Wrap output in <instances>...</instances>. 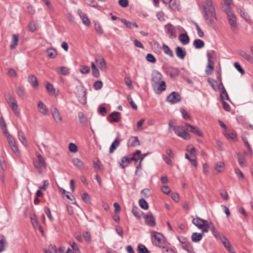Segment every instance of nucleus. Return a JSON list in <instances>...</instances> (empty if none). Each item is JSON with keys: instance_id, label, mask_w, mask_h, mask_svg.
<instances>
[{"instance_id": "61", "label": "nucleus", "mask_w": 253, "mask_h": 253, "mask_svg": "<svg viewBox=\"0 0 253 253\" xmlns=\"http://www.w3.org/2000/svg\"><path fill=\"white\" fill-rule=\"evenodd\" d=\"M84 1L87 4L93 7H96L98 5L95 0H84Z\"/></svg>"}, {"instance_id": "50", "label": "nucleus", "mask_w": 253, "mask_h": 253, "mask_svg": "<svg viewBox=\"0 0 253 253\" xmlns=\"http://www.w3.org/2000/svg\"><path fill=\"white\" fill-rule=\"evenodd\" d=\"M238 162H239V164L240 166L242 168L245 167V163L246 162V160H245V157L243 156H242L240 155H238Z\"/></svg>"}, {"instance_id": "48", "label": "nucleus", "mask_w": 253, "mask_h": 253, "mask_svg": "<svg viewBox=\"0 0 253 253\" xmlns=\"http://www.w3.org/2000/svg\"><path fill=\"white\" fill-rule=\"evenodd\" d=\"M225 165L224 163L223 162H219L216 164V165L215 166L214 169L216 170L217 172V173H220L222 172L223 169L224 168Z\"/></svg>"}, {"instance_id": "43", "label": "nucleus", "mask_w": 253, "mask_h": 253, "mask_svg": "<svg viewBox=\"0 0 253 253\" xmlns=\"http://www.w3.org/2000/svg\"><path fill=\"white\" fill-rule=\"evenodd\" d=\"M131 161L130 160V158L127 157H123L122 158L121 162L120 163V166L122 169H125L126 166L127 165H124L125 163L126 164H129Z\"/></svg>"}, {"instance_id": "37", "label": "nucleus", "mask_w": 253, "mask_h": 253, "mask_svg": "<svg viewBox=\"0 0 253 253\" xmlns=\"http://www.w3.org/2000/svg\"><path fill=\"white\" fill-rule=\"evenodd\" d=\"M91 67L92 69V75L95 78H98L100 76L99 70L96 67L94 62H91Z\"/></svg>"}, {"instance_id": "58", "label": "nucleus", "mask_w": 253, "mask_h": 253, "mask_svg": "<svg viewBox=\"0 0 253 253\" xmlns=\"http://www.w3.org/2000/svg\"><path fill=\"white\" fill-rule=\"evenodd\" d=\"M16 92L20 98H23L25 95V91L21 87L18 86L17 87Z\"/></svg>"}, {"instance_id": "27", "label": "nucleus", "mask_w": 253, "mask_h": 253, "mask_svg": "<svg viewBox=\"0 0 253 253\" xmlns=\"http://www.w3.org/2000/svg\"><path fill=\"white\" fill-rule=\"evenodd\" d=\"M120 141L119 140L118 138H116L114 141L111 144L110 148H109V152L110 153H113L114 151L117 149L118 147L120 145Z\"/></svg>"}, {"instance_id": "42", "label": "nucleus", "mask_w": 253, "mask_h": 253, "mask_svg": "<svg viewBox=\"0 0 253 253\" xmlns=\"http://www.w3.org/2000/svg\"><path fill=\"white\" fill-rule=\"evenodd\" d=\"M137 251L138 253H150V251L142 244H139L138 245Z\"/></svg>"}, {"instance_id": "12", "label": "nucleus", "mask_w": 253, "mask_h": 253, "mask_svg": "<svg viewBox=\"0 0 253 253\" xmlns=\"http://www.w3.org/2000/svg\"><path fill=\"white\" fill-rule=\"evenodd\" d=\"M155 92L157 94L161 93L166 89V85L165 81H162L157 84L156 86H152Z\"/></svg>"}, {"instance_id": "30", "label": "nucleus", "mask_w": 253, "mask_h": 253, "mask_svg": "<svg viewBox=\"0 0 253 253\" xmlns=\"http://www.w3.org/2000/svg\"><path fill=\"white\" fill-rule=\"evenodd\" d=\"M203 234L197 232L193 233L191 235V240L192 242L197 243L201 241L203 238Z\"/></svg>"}, {"instance_id": "64", "label": "nucleus", "mask_w": 253, "mask_h": 253, "mask_svg": "<svg viewBox=\"0 0 253 253\" xmlns=\"http://www.w3.org/2000/svg\"><path fill=\"white\" fill-rule=\"evenodd\" d=\"M234 67L237 69V70L241 74H243L245 73L244 70L241 67V65L239 63L235 62Z\"/></svg>"}, {"instance_id": "45", "label": "nucleus", "mask_w": 253, "mask_h": 253, "mask_svg": "<svg viewBox=\"0 0 253 253\" xmlns=\"http://www.w3.org/2000/svg\"><path fill=\"white\" fill-rule=\"evenodd\" d=\"M214 54V51L211 50L210 52H207V56L208 59V64L214 65V62L211 60Z\"/></svg>"}, {"instance_id": "55", "label": "nucleus", "mask_w": 253, "mask_h": 253, "mask_svg": "<svg viewBox=\"0 0 253 253\" xmlns=\"http://www.w3.org/2000/svg\"><path fill=\"white\" fill-rule=\"evenodd\" d=\"M146 60L152 63H154L156 62V59L155 56L151 53H148L146 55Z\"/></svg>"}, {"instance_id": "10", "label": "nucleus", "mask_w": 253, "mask_h": 253, "mask_svg": "<svg viewBox=\"0 0 253 253\" xmlns=\"http://www.w3.org/2000/svg\"><path fill=\"white\" fill-rule=\"evenodd\" d=\"M228 23L231 28L233 32H235L238 27L237 25V19L236 16L234 14L233 15H230L229 17H227Z\"/></svg>"}, {"instance_id": "28", "label": "nucleus", "mask_w": 253, "mask_h": 253, "mask_svg": "<svg viewBox=\"0 0 253 253\" xmlns=\"http://www.w3.org/2000/svg\"><path fill=\"white\" fill-rule=\"evenodd\" d=\"M240 14L241 16L245 19V20L249 23L252 22L250 16L249 14L246 12L243 8L240 9Z\"/></svg>"}, {"instance_id": "25", "label": "nucleus", "mask_w": 253, "mask_h": 253, "mask_svg": "<svg viewBox=\"0 0 253 253\" xmlns=\"http://www.w3.org/2000/svg\"><path fill=\"white\" fill-rule=\"evenodd\" d=\"M73 163L74 165L78 168L83 169H87V168L84 166V163L78 158H74L73 159Z\"/></svg>"}, {"instance_id": "52", "label": "nucleus", "mask_w": 253, "mask_h": 253, "mask_svg": "<svg viewBox=\"0 0 253 253\" xmlns=\"http://www.w3.org/2000/svg\"><path fill=\"white\" fill-rule=\"evenodd\" d=\"M78 117L80 120V123L83 125L86 123V119L85 118L84 114L83 112H80L78 113Z\"/></svg>"}, {"instance_id": "41", "label": "nucleus", "mask_w": 253, "mask_h": 253, "mask_svg": "<svg viewBox=\"0 0 253 253\" xmlns=\"http://www.w3.org/2000/svg\"><path fill=\"white\" fill-rule=\"evenodd\" d=\"M29 30L32 32L36 31L38 28V23L34 21H31L28 25Z\"/></svg>"}, {"instance_id": "7", "label": "nucleus", "mask_w": 253, "mask_h": 253, "mask_svg": "<svg viewBox=\"0 0 253 253\" xmlns=\"http://www.w3.org/2000/svg\"><path fill=\"white\" fill-rule=\"evenodd\" d=\"M162 75L159 72L155 71L153 72L151 79L152 86H156L157 84L162 81Z\"/></svg>"}, {"instance_id": "63", "label": "nucleus", "mask_w": 253, "mask_h": 253, "mask_svg": "<svg viewBox=\"0 0 253 253\" xmlns=\"http://www.w3.org/2000/svg\"><path fill=\"white\" fill-rule=\"evenodd\" d=\"M213 69H214V65L208 64L207 68L206 69V70H205V72H206L207 75H211L212 73Z\"/></svg>"}, {"instance_id": "31", "label": "nucleus", "mask_w": 253, "mask_h": 253, "mask_svg": "<svg viewBox=\"0 0 253 253\" xmlns=\"http://www.w3.org/2000/svg\"><path fill=\"white\" fill-rule=\"evenodd\" d=\"M162 49L164 51V52L169 56L171 57H173L174 56L173 51L170 49L168 45L166 44H163L162 45Z\"/></svg>"}, {"instance_id": "11", "label": "nucleus", "mask_w": 253, "mask_h": 253, "mask_svg": "<svg viewBox=\"0 0 253 253\" xmlns=\"http://www.w3.org/2000/svg\"><path fill=\"white\" fill-rule=\"evenodd\" d=\"M165 30L169 38H171L176 36L175 28L171 23H169L166 25L165 26Z\"/></svg>"}, {"instance_id": "59", "label": "nucleus", "mask_w": 253, "mask_h": 253, "mask_svg": "<svg viewBox=\"0 0 253 253\" xmlns=\"http://www.w3.org/2000/svg\"><path fill=\"white\" fill-rule=\"evenodd\" d=\"M82 198L83 200L86 203H88L90 200V197L87 193H84L83 194Z\"/></svg>"}, {"instance_id": "35", "label": "nucleus", "mask_w": 253, "mask_h": 253, "mask_svg": "<svg viewBox=\"0 0 253 253\" xmlns=\"http://www.w3.org/2000/svg\"><path fill=\"white\" fill-rule=\"evenodd\" d=\"M11 108L12 109L14 114L18 116L20 115V111L18 109V106L17 103V101L12 102V104L9 105Z\"/></svg>"}, {"instance_id": "17", "label": "nucleus", "mask_w": 253, "mask_h": 253, "mask_svg": "<svg viewBox=\"0 0 253 253\" xmlns=\"http://www.w3.org/2000/svg\"><path fill=\"white\" fill-rule=\"evenodd\" d=\"M95 62L99 65L101 70H105L106 69L107 67L105 61L101 56H97L95 57Z\"/></svg>"}, {"instance_id": "56", "label": "nucleus", "mask_w": 253, "mask_h": 253, "mask_svg": "<svg viewBox=\"0 0 253 253\" xmlns=\"http://www.w3.org/2000/svg\"><path fill=\"white\" fill-rule=\"evenodd\" d=\"M101 163L97 159L96 161H93V168L96 171H99L101 169Z\"/></svg>"}, {"instance_id": "20", "label": "nucleus", "mask_w": 253, "mask_h": 253, "mask_svg": "<svg viewBox=\"0 0 253 253\" xmlns=\"http://www.w3.org/2000/svg\"><path fill=\"white\" fill-rule=\"evenodd\" d=\"M28 81L31 85L36 88L39 85V82L37 78L34 75H30L28 77Z\"/></svg>"}, {"instance_id": "60", "label": "nucleus", "mask_w": 253, "mask_h": 253, "mask_svg": "<svg viewBox=\"0 0 253 253\" xmlns=\"http://www.w3.org/2000/svg\"><path fill=\"white\" fill-rule=\"evenodd\" d=\"M102 82L101 81H96L93 84L94 88L96 90H99L102 87Z\"/></svg>"}, {"instance_id": "14", "label": "nucleus", "mask_w": 253, "mask_h": 253, "mask_svg": "<svg viewBox=\"0 0 253 253\" xmlns=\"http://www.w3.org/2000/svg\"><path fill=\"white\" fill-rule=\"evenodd\" d=\"M140 145L139 140L137 136H131L128 140L127 145L128 147H136Z\"/></svg>"}, {"instance_id": "46", "label": "nucleus", "mask_w": 253, "mask_h": 253, "mask_svg": "<svg viewBox=\"0 0 253 253\" xmlns=\"http://www.w3.org/2000/svg\"><path fill=\"white\" fill-rule=\"evenodd\" d=\"M169 3L170 8L173 10L178 9L179 5L178 2L176 1V0H170L169 1Z\"/></svg>"}, {"instance_id": "44", "label": "nucleus", "mask_w": 253, "mask_h": 253, "mask_svg": "<svg viewBox=\"0 0 253 253\" xmlns=\"http://www.w3.org/2000/svg\"><path fill=\"white\" fill-rule=\"evenodd\" d=\"M139 205L141 208L143 210H147L149 208L148 204L144 199H141L139 200Z\"/></svg>"}, {"instance_id": "32", "label": "nucleus", "mask_w": 253, "mask_h": 253, "mask_svg": "<svg viewBox=\"0 0 253 253\" xmlns=\"http://www.w3.org/2000/svg\"><path fill=\"white\" fill-rule=\"evenodd\" d=\"M133 215L137 219H139L141 217V214L143 213L137 207H133L132 211Z\"/></svg>"}, {"instance_id": "15", "label": "nucleus", "mask_w": 253, "mask_h": 253, "mask_svg": "<svg viewBox=\"0 0 253 253\" xmlns=\"http://www.w3.org/2000/svg\"><path fill=\"white\" fill-rule=\"evenodd\" d=\"M175 51L177 57L179 59L183 60L185 58L186 55V51L185 49L180 46H177L175 48Z\"/></svg>"}, {"instance_id": "8", "label": "nucleus", "mask_w": 253, "mask_h": 253, "mask_svg": "<svg viewBox=\"0 0 253 253\" xmlns=\"http://www.w3.org/2000/svg\"><path fill=\"white\" fill-rule=\"evenodd\" d=\"M51 113L55 123H59L62 122V117L56 108L52 107L51 108Z\"/></svg>"}, {"instance_id": "34", "label": "nucleus", "mask_w": 253, "mask_h": 253, "mask_svg": "<svg viewBox=\"0 0 253 253\" xmlns=\"http://www.w3.org/2000/svg\"><path fill=\"white\" fill-rule=\"evenodd\" d=\"M192 222L198 229L202 228L203 227L201 224L202 218L198 216H196L195 218H194L192 220Z\"/></svg>"}, {"instance_id": "57", "label": "nucleus", "mask_w": 253, "mask_h": 253, "mask_svg": "<svg viewBox=\"0 0 253 253\" xmlns=\"http://www.w3.org/2000/svg\"><path fill=\"white\" fill-rule=\"evenodd\" d=\"M44 211L46 215L47 216L49 220L50 221H52L53 220V218L51 215V211L49 208H48V207H45L44 208Z\"/></svg>"}, {"instance_id": "26", "label": "nucleus", "mask_w": 253, "mask_h": 253, "mask_svg": "<svg viewBox=\"0 0 253 253\" xmlns=\"http://www.w3.org/2000/svg\"><path fill=\"white\" fill-rule=\"evenodd\" d=\"M141 154V151L137 150L134 153H132V157L130 158V160L135 162V165L136 167V165L138 164V161H139V156Z\"/></svg>"}, {"instance_id": "22", "label": "nucleus", "mask_w": 253, "mask_h": 253, "mask_svg": "<svg viewBox=\"0 0 253 253\" xmlns=\"http://www.w3.org/2000/svg\"><path fill=\"white\" fill-rule=\"evenodd\" d=\"M178 39L183 45H187L189 43V38L186 33L180 34Z\"/></svg>"}, {"instance_id": "5", "label": "nucleus", "mask_w": 253, "mask_h": 253, "mask_svg": "<svg viewBox=\"0 0 253 253\" xmlns=\"http://www.w3.org/2000/svg\"><path fill=\"white\" fill-rule=\"evenodd\" d=\"M167 99L171 104H176L181 101V98L178 92L173 91L167 96Z\"/></svg>"}, {"instance_id": "49", "label": "nucleus", "mask_w": 253, "mask_h": 253, "mask_svg": "<svg viewBox=\"0 0 253 253\" xmlns=\"http://www.w3.org/2000/svg\"><path fill=\"white\" fill-rule=\"evenodd\" d=\"M149 153H144L142 155L139 156V161L138 164L136 165V169H140L141 167V163L144 158L148 155Z\"/></svg>"}, {"instance_id": "51", "label": "nucleus", "mask_w": 253, "mask_h": 253, "mask_svg": "<svg viewBox=\"0 0 253 253\" xmlns=\"http://www.w3.org/2000/svg\"><path fill=\"white\" fill-rule=\"evenodd\" d=\"M208 83L211 85V86L213 90L215 91L217 90V89H218V83L217 82V81L214 80H208Z\"/></svg>"}, {"instance_id": "36", "label": "nucleus", "mask_w": 253, "mask_h": 253, "mask_svg": "<svg viewBox=\"0 0 253 253\" xmlns=\"http://www.w3.org/2000/svg\"><path fill=\"white\" fill-rule=\"evenodd\" d=\"M211 232H212V234L213 235V236L216 238L220 240H221L222 237H224L225 236L223 235H222V234H220L219 232H218L216 230L215 227L213 225H211Z\"/></svg>"}, {"instance_id": "2", "label": "nucleus", "mask_w": 253, "mask_h": 253, "mask_svg": "<svg viewBox=\"0 0 253 253\" xmlns=\"http://www.w3.org/2000/svg\"><path fill=\"white\" fill-rule=\"evenodd\" d=\"M151 235L152 242L155 246L163 249L166 248V243L164 237L161 233L153 231Z\"/></svg>"}, {"instance_id": "19", "label": "nucleus", "mask_w": 253, "mask_h": 253, "mask_svg": "<svg viewBox=\"0 0 253 253\" xmlns=\"http://www.w3.org/2000/svg\"><path fill=\"white\" fill-rule=\"evenodd\" d=\"M185 126L189 127L190 131L191 132L196 134L197 135L200 137H202L203 136L202 132L199 130V129L197 127L193 126L187 123L185 124Z\"/></svg>"}, {"instance_id": "4", "label": "nucleus", "mask_w": 253, "mask_h": 253, "mask_svg": "<svg viewBox=\"0 0 253 253\" xmlns=\"http://www.w3.org/2000/svg\"><path fill=\"white\" fill-rule=\"evenodd\" d=\"M173 130L177 136L185 140H188L190 138V135L184 129L183 126H174L173 127Z\"/></svg>"}, {"instance_id": "62", "label": "nucleus", "mask_w": 253, "mask_h": 253, "mask_svg": "<svg viewBox=\"0 0 253 253\" xmlns=\"http://www.w3.org/2000/svg\"><path fill=\"white\" fill-rule=\"evenodd\" d=\"M180 112L182 115L183 118L185 120H190L191 117L190 115L186 112L184 109H180Z\"/></svg>"}, {"instance_id": "16", "label": "nucleus", "mask_w": 253, "mask_h": 253, "mask_svg": "<svg viewBox=\"0 0 253 253\" xmlns=\"http://www.w3.org/2000/svg\"><path fill=\"white\" fill-rule=\"evenodd\" d=\"M77 12L83 24L86 26H89L90 25V21L87 17L86 14L83 13L81 9H78Z\"/></svg>"}, {"instance_id": "18", "label": "nucleus", "mask_w": 253, "mask_h": 253, "mask_svg": "<svg viewBox=\"0 0 253 253\" xmlns=\"http://www.w3.org/2000/svg\"><path fill=\"white\" fill-rule=\"evenodd\" d=\"M38 108L40 113L44 116H46L48 113V110L46 105L42 101H40L38 104Z\"/></svg>"}, {"instance_id": "24", "label": "nucleus", "mask_w": 253, "mask_h": 253, "mask_svg": "<svg viewBox=\"0 0 253 253\" xmlns=\"http://www.w3.org/2000/svg\"><path fill=\"white\" fill-rule=\"evenodd\" d=\"M239 53L240 56H241L247 61L250 62L251 63H253V57L251 55L243 50L239 51Z\"/></svg>"}, {"instance_id": "23", "label": "nucleus", "mask_w": 253, "mask_h": 253, "mask_svg": "<svg viewBox=\"0 0 253 253\" xmlns=\"http://www.w3.org/2000/svg\"><path fill=\"white\" fill-rule=\"evenodd\" d=\"M18 138L21 142L25 146H27V141L24 132L22 130H19L18 131Z\"/></svg>"}, {"instance_id": "39", "label": "nucleus", "mask_w": 253, "mask_h": 253, "mask_svg": "<svg viewBox=\"0 0 253 253\" xmlns=\"http://www.w3.org/2000/svg\"><path fill=\"white\" fill-rule=\"evenodd\" d=\"M48 56L52 59L55 58L57 55V51L52 48H48L46 50Z\"/></svg>"}, {"instance_id": "9", "label": "nucleus", "mask_w": 253, "mask_h": 253, "mask_svg": "<svg viewBox=\"0 0 253 253\" xmlns=\"http://www.w3.org/2000/svg\"><path fill=\"white\" fill-rule=\"evenodd\" d=\"M220 241L223 244L224 247L229 253H236L235 251L232 247L231 243L225 236L222 237Z\"/></svg>"}, {"instance_id": "33", "label": "nucleus", "mask_w": 253, "mask_h": 253, "mask_svg": "<svg viewBox=\"0 0 253 253\" xmlns=\"http://www.w3.org/2000/svg\"><path fill=\"white\" fill-rule=\"evenodd\" d=\"M193 45L196 49L203 48L205 45L204 42L200 39H196L194 41Z\"/></svg>"}, {"instance_id": "47", "label": "nucleus", "mask_w": 253, "mask_h": 253, "mask_svg": "<svg viewBox=\"0 0 253 253\" xmlns=\"http://www.w3.org/2000/svg\"><path fill=\"white\" fill-rule=\"evenodd\" d=\"M9 146L12 152L16 155H18L19 154V150L16 142H15L14 143L10 144Z\"/></svg>"}, {"instance_id": "53", "label": "nucleus", "mask_w": 253, "mask_h": 253, "mask_svg": "<svg viewBox=\"0 0 253 253\" xmlns=\"http://www.w3.org/2000/svg\"><path fill=\"white\" fill-rule=\"evenodd\" d=\"M80 71L83 74H87L90 72V68L87 66H81Z\"/></svg>"}, {"instance_id": "1", "label": "nucleus", "mask_w": 253, "mask_h": 253, "mask_svg": "<svg viewBox=\"0 0 253 253\" xmlns=\"http://www.w3.org/2000/svg\"><path fill=\"white\" fill-rule=\"evenodd\" d=\"M202 13L206 24L209 26L213 25L217 20L214 6H202Z\"/></svg>"}, {"instance_id": "54", "label": "nucleus", "mask_w": 253, "mask_h": 253, "mask_svg": "<svg viewBox=\"0 0 253 253\" xmlns=\"http://www.w3.org/2000/svg\"><path fill=\"white\" fill-rule=\"evenodd\" d=\"M127 99L128 101L129 104H130L132 109L134 110H136L137 109V105L133 102L132 98L130 95H129L127 97Z\"/></svg>"}, {"instance_id": "40", "label": "nucleus", "mask_w": 253, "mask_h": 253, "mask_svg": "<svg viewBox=\"0 0 253 253\" xmlns=\"http://www.w3.org/2000/svg\"><path fill=\"white\" fill-rule=\"evenodd\" d=\"M57 72L58 74L63 75H68L69 74V69L65 66L58 68L57 70Z\"/></svg>"}, {"instance_id": "21", "label": "nucleus", "mask_w": 253, "mask_h": 253, "mask_svg": "<svg viewBox=\"0 0 253 253\" xmlns=\"http://www.w3.org/2000/svg\"><path fill=\"white\" fill-rule=\"evenodd\" d=\"M109 117L111 118L110 122H119L120 121L121 113L119 112H112Z\"/></svg>"}, {"instance_id": "3", "label": "nucleus", "mask_w": 253, "mask_h": 253, "mask_svg": "<svg viewBox=\"0 0 253 253\" xmlns=\"http://www.w3.org/2000/svg\"><path fill=\"white\" fill-rule=\"evenodd\" d=\"M34 165L40 174H42L46 167L45 160L40 154L38 155V160L34 162Z\"/></svg>"}, {"instance_id": "29", "label": "nucleus", "mask_w": 253, "mask_h": 253, "mask_svg": "<svg viewBox=\"0 0 253 253\" xmlns=\"http://www.w3.org/2000/svg\"><path fill=\"white\" fill-rule=\"evenodd\" d=\"M19 42V36L16 34L12 35V42L10 45L11 49H15L18 44Z\"/></svg>"}, {"instance_id": "13", "label": "nucleus", "mask_w": 253, "mask_h": 253, "mask_svg": "<svg viewBox=\"0 0 253 253\" xmlns=\"http://www.w3.org/2000/svg\"><path fill=\"white\" fill-rule=\"evenodd\" d=\"M79 101L82 104L84 105L86 103V90L82 89L79 91L77 95Z\"/></svg>"}, {"instance_id": "38", "label": "nucleus", "mask_w": 253, "mask_h": 253, "mask_svg": "<svg viewBox=\"0 0 253 253\" xmlns=\"http://www.w3.org/2000/svg\"><path fill=\"white\" fill-rule=\"evenodd\" d=\"M182 248L183 250L187 252L188 253H195L193 250L191 243L188 242V244L183 245Z\"/></svg>"}, {"instance_id": "6", "label": "nucleus", "mask_w": 253, "mask_h": 253, "mask_svg": "<svg viewBox=\"0 0 253 253\" xmlns=\"http://www.w3.org/2000/svg\"><path fill=\"white\" fill-rule=\"evenodd\" d=\"M143 218L145 219L146 224L150 227H154L156 226V219L151 212H149L147 214L143 213Z\"/></svg>"}]
</instances>
